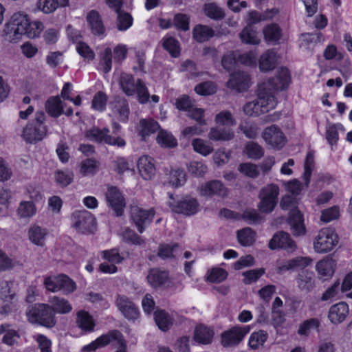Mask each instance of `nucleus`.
<instances>
[{"label":"nucleus","mask_w":352,"mask_h":352,"mask_svg":"<svg viewBox=\"0 0 352 352\" xmlns=\"http://www.w3.org/2000/svg\"><path fill=\"white\" fill-rule=\"evenodd\" d=\"M106 199L109 205L115 211L116 214L117 216L122 215L126 204L120 190L116 187L109 188L106 193Z\"/></svg>","instance_id":"15"},{"label":"nucleus","mask_w":352,"mask_h":352,"mask_svg":"<svg viewBox=\"0 0 352 352\" xmlns=\"http://www.w3.org/2000/svg\"><path fill=\"white\" fill-rule=\"evenodd\" d=\"M204 12L207 16L214 20H221L225 17L224 10L215 3L205 4Z\"/></svg>","instance_id":"38"},{"label":"nucleus","mask_w":352,"mask_h":352,"mask_svg":"<svg viewBox=\"0 0 352 352\" xmlns=\"http://www.w3.org/2000/svg\"><path fill=\"white\" fill-rule=\"evenodd\" d=\"M277 61L276 54L272 50H267L261 56L258 65L261 72H268L276 67Z\"/></svg>","instance_id":"28"},{"label":"nucleus","mask_w":352,"mask_h":352,"mask_svg":"<svg viewBox=\"0 0 352 352\" xmlns=\"http://www.w3.org/2000/svg\"><path fill=\"white\" fill-rule=\"evenodd\" d=\"M155 321L163 331L168 330L173 325V318L164 310H157L155 312Z\"/></svg>","instance_id":"37"},{"label":"nucleus","mask_w":352,"mask_h":352,"mask_svg":"<svg viewBox=\"0 0 352 352\" xmlns=\"http://www.w3.org/2000/svg\"><path fill=\"white\" fill-rule=\"evenodd\" d=\"M58 291H63L64 294H69L76 288V283L67 276L64 274L60 275V280L58 285Z\"/></svg>","instance_id":"56"},{"label":"nucleus","mask_w":352,"mask_h":352,"mask_svg":"<svg viewBox=\"0 0 352 352\" xmlns=\"http://www.w3.org/2000/svg\"><path fill=\"white\" fill-rule=\"evenodd\" d=\"M267 338V333L263 330L253 332L249 338L248 344L251 349H257L263 345Z\"/></svg>","instance_id":"41"},{"label":"nucleus","mask_w":352,"mask_h":352,"mask_svg":"<svg viewBox=\"0 0 352 352\" xmlns=\"http://www.w3.org/2000/svg\"><path fill=\"white\" fill-rule=\"evenodd\" d=\"M157 142L162 146L173 148L177 146L176 139L166 131L160 130L157 136Z\"/></svg>","instance_id":"47"},{"label":"nucleus","mask_w":352,"mask_h":352,"mask_svg":"<svg viewBox=\"0 0 352 352\" xmlns=\"http://www.w3.org/2000/svg\"><path fill=\"white\" fill-rule=\"evenodd\" d=\"M290 82V75L287 68H280L277 74L262 85L261 89L268 90L272 93L279 90H283L288 86Z\"/></svg>","instance_id":"8"},{"label":"nucleus","mask_w":352,"mask_h":352,"mask_svg":"<svg viewBox=\"0 0 352 352\" xmlns=\"http://www.w3.org/2000/svg\"><path fill=\"white\" fill-rule=\"evenodd\" d=\"M27 317L30 322L47 328L56 324L54 311L47 304H38L30 307L27 311Z\"/></svg>","instance_id":"3"},{"label":"nucleus","mask_w":352,"mask_h":352,"mask_svg":"<svg viewBox=\"0 0 352 352\" xmlns=\"http://www.w3.org/2000/svg\"><path fill=\"white\" fill-rule=\"evenodd\" d=\"M242 338V331L240 327H234L225 331L221 336V343L223 346H232L238 344Z\"/></svg>","instance_id":"25"},{"label":"nucleus","mask_w":352,"mask_h":352,"mask_svg":"<svg viewBox=\"0 0 352 352\" xmlns=\"http://www.w3.org/2000/svg\"><path fill=\"white\" fill-rule=\"evenodd\" d=\"M279 187L274 184H268L260 190L258 198L260 201L258 208L263 213L272 212L278 203Z\"/></svg>","instance_id":"4"},{"label":"nucleus","mask_w":352,"mask_h":352,"mask_svg":"<svg viewBox=\"0 0 352 352\" xmlns=\"http://www.w3.org/2000/svg\"><path fill=\"white\" fill-rule=\"evenodd\" d=\"M296 282L300 289L310 291L314 287V272L307 270L302 271L298 274Z\"/></svg>","instance_id":"33"},{"label":"nucleus","mask_w":352,"mask_h":352,"mask_svg":"<svg viewBox=\"0 0 352 352\" xmlns=\"http://www.w3.org/2000/svg\"><path fill=\"white\" fill-rule=\"evenodd\" d=\"M245 151L249 157L258 160L264 155V150L261 146L254 142H248L245 146Z\"/></svg>","instance_id":"54"},{"label":"nucleus","mask_w":352,"mask_h":352,"mask_svg":"<svg viewBox=\"0 0 352 352\" xmlns=\"http://www.w3.org/2000/svg\"><path fill=\"white\" fill-rule=\"evenodd\" d=\"M269 247L272 250L283 248L291 252H293L296 249L295 242L291 239L289 234L285 232H280L276 234L270 240Z\"/></svg>","instance_id":"16"},{"label":"nucleus","mask_w":352,"mask_h":352,"mask_svg":"<svg viewBox=\"0 0 352 352\" xmlns=\"http://www.w3.org/2000/svg\"><path fill=\"white\" fill-rule=\"evenodd\" d=\"M76 323L81 330L86 332L93 331L95 327L92 316L85 311H80L77 313Z\"/></svg>","instance_id":"32"},{"label":"nucleus","mask_w":352,"mask_h":352,"mask_svg":"<svg viewBox=\"0 0 352 352\" xmlns=\"http://www.w3.org/2000/svg\"><path fill=\"white\" fill-rule=\"evenodd\" d=\"M95 218L91 212L83 210L76 211L72 216V226L78 232L87 234L95 229Z\"/></svg>","instance_id":"7"},{"label":"nucleus","mask_w":352,"mask_h":352,"mask_svg":"<svg viewBox=\"0 0 352 352\" xmlns=\"http://www.w3.org/2000/svg\"><path fill=\"white\" fill-rule=\"evenodd\" d=\"M135 94L140 104H146L149 101L150 95L148 88L141 79L136 80Z\"/></svg>","instance_id":"49"},{"label":"nucleus","mask_w":352,"mask_h":352,"mask_svg":"<svg viewBox=\"0 0 352 352\" xmlns=\"http://www.w3.org/2000/svg\"><path fill=\"white\" fill-rule=\"evenodd\" d=\"M228 276L226 270L221 268H213L209 272L207 280L212 283H221Z\"/></svg>","instance_id":"64"},{"label":"nucleus","mask_w":352,"mask_h":352,"mask_svg":"<svg viewBox=\"0 0 352 352\" xmlns=\"http://www.w3.org/2000/svg\"><path fill=\"white\" fill-rule=\"evenodd\" d=\"M313 260L308 256H298L277 264V272L283 273L286 271L302 270L312 263Z\"/></svg>","instance_id":"13"},{"label":"nucleus","mask_w":352,"mask_h":352,"mask_svg":"<svg viewBox=\"0 0 352 352\" xmlns=\"http://www.w3.org/2000/svg\"><path fill=\"white\" fill-rule=\"evenodd\" d=\"M338 238L335 232L329 228L321 229L314 241V249L317 253H327L337 245Z\"/></svg>","instance_id":"5"},{"label":"nucleus","mask_w":352,"mask_h":352,"mask_svg":"<svg viewBox=\"0 0 352 352\" xmlns=\"http://www.w3.org/2000/svg\"><path fill=\"white\" fill-rule=\"evenodd\" d=\"M56 182L62 187L69 185L74 179V174L72 171L58 170L54 173Z\"/></svg>","instance_id":"48"},{"label":"nucleus","mask_w":352,"mask_h":352,"mask_svg":"<svg viewBox=\"0 0 352 352\" xmlns=\"http://www.w3.org/2000/svg\"><path fill=\"white\" fill-rule=\"evenodd\" d=\"M242 54L239 51L229 52L221 58L222 67L228 72H240Z\"/></svg>","instance_id":"17"},{"label":"nucleus","mask_w":352,"mask_h":352,"mask_svg":"<svg viewBox=\"0 0 352 352\" xmlns=\"http://www.w3.org/2000/svg\"><path fill=\"white\" fill-rule=\"evenodd\" d=\"M217 87L214 82L207 81L197 85L195 87V91L199 95L208 96L214 94L217 91Z\"/></svg>","instance_id":"58"},{"label":"nucleus","mask_w":352,"mask_h":352,"mask_svg":"<svg viewBox=\"0 0 352 352\" xmlns=\"http://www.w3.org/2000/svg\"><path fill=\"white\" fill-rule=\"evenodd\" d=\"M314 167V155L312 152H308L306 156L304 168L305 171L303 173V178L305 182V185L307 186L310 182L311 173Z\"/></svg>","instance_id":"51"},{"label":"nucleus","mask_w":352,"mask_h":352,"mask_svg":"<svg viewBox=\"0 0 352 352\" xmlns=\"http://www.w3.org/2000/svg\"><path fill=\"white\" fill-rule=\"evenodd\" d=\"M138 168L142 177L146 180L151 179L155 173L153 160L148 156H142L138 162Z\"/></svg>","instance_id":"22"},{"label":"nucleus","mask_w":352,"mask_h":352,"mask_svg":"<svg viewBox=\"0 0 352 352\" xmlns=\"http://www.w3.org/2000/svg\"><path fill=\"white\" fill-rule=\"evenodd\" d=\"M36 209L31 201H21L17 209V213L21 218H30L36 214Z\"/></svg>","instance_id":"42"},{"label":"nucleus","mask_w":352,"mask_h":352,"mask_svg":"<svg viewBox=\"0 0 352 352\" xmlns=\"http://www.w3.org/2000/svg\"><path fill=\"white\" fill-rule=\"evenodd\" d=\"M87 20L93 34L98 36L104 34L105 28L100 16L96 11L91 10L89 12Z\"/></svg>","instance_id":"26"},{"label":"nucleus","mask_w":352,"mask_h":352,"mask_svg":"<svg viewBox=\"0 0 352 352\" xmlns=\"http://www.w3.org/2000/svg\"><path fill=\"white\" fill-rule=\"evenodd\" d=\"M256 100L259 107H261V110H262V113L274 109L277 104L276 99L272 91L268 92V90L263 89V92L260 93L258 98Z\"/></svg>","instance_id":"24"},{"label":"nucleus","mask_w":352,"mask_h":352,"mask_svg":"<svg viewBox=\"0 0 352 352\" xmlns=\"http://www.w3.org/2000/svg\"><path fill=\"white\" fill-rule=\"evenodd\" d=\"M100 163L98 161L88 158L80 162L79 173L82 176L94 175L99 169Z\"/></svg>","instance_id":"35"},{"label":"nucleus","mask_w":352,"mask_h":352,"mask_svg":"<svg viewBox=\"0 0 352 352\" xmlns=\"http://www.w3.org/2000/svg\"><path fill=\"white\" fill-rule=\"evenodd\" d=\"M265 272V270L262 267L243 272V283L252 284L256 282Z\"/></svg>","instance_id":"53"},{"label":"nucleus","mask_w":352,"mask_h":352,"mask_svg":"<svg viewBox=\"0 0 352 352\" xmlns=\"http://www.w3.org/2000/svg\"><path fill=\"white\" fill-rule=\"evenodd\" d=\"M113 339L119 338V331L113 330L107 334H103L90 344L82 347V351L85 352L94 351L99 347L104 346L113 342Z\"/></svg>","instance_id":"20"},{"label":"nucleus","mask_w":352,"mask_h":352,"mask_svg":"<svg viewBox=\"0 0 352 352\" xmlns=\"http://www.w3.org/2000/svg\"><path fill=\"white\" fill-rule=\"evenodd\" d=\"M320 324L318 318H310L305 320L299 327L298 333L300 336H307L312 329H317Z\"/></svg>","instance_id":"50"},{"label":"nucleus","mask_w":352,"mask_h":352,"mask_svg":"<svg viewBox=\"0 0 352 352\" xmlns=\"http://www.w3.org/2000/svg\"><path fill=\"white\" fill-rule=\"evenodd\" d=\"M102 257L111 264H119L122 262L123 257L119 254L118 250L113 248L101 252Z\"/></svg>","instance_id":"59"},{"label":"nucleus","mask_w":352,"mask_h":352,"mask_svg":"<svg viewBox=\"0 0 352 352\" xmlns=\"http://www.w3.org/2000/svg\"><path fill=\"white\" fill-rule=\"evenodd\" d=\"M198 190L201 196L208 198L214 196L223 198L228 194V190L224 184L221 181L216 179L201 184Z\"/></svg>","instance_id":"11"},{"label":"nucleus","mask_w":352,"mask_h":352,"mask_svg":"<svg viewBox=\"0 0 352 352\" xmlns=\"http://www.w3.org/2000/svg\"><path fill=\"white\" fill-rule=\"evenodd\" d=\"M168 278V272L157 268L151 269L146 276L148 283L153 287L161 286L167 281Z\"/></svg>","instance_id":"27"},{"label":"nucleus","mask_w":352,"mask_h":352,"mask_svg":"<svg viewBox=\"0 0 352 352\" xmlns=\"http://www.w3.org/2000/svg\"><path fill=\"white\" fill-rule=\"evenodd\" d=\"M192 145L197 153L204 156H207L213 151L212 146L201 139H195L192 142Z\"/></svg>","instance_id":"57"},{"label":"nucleus","mask_w":352,"mask_h":352,"mask_svg":"<svg viewBox=\"0 0 352 352\" xmlns=\"http://www.w3.org/2000/svg\"><path fill=\"white\" fill-rule=\"evenodd\" d=\"M228 88L237 93H240L242 88V76L241 72L231 73L230 78L227 82Z\"/></svg>","instance_id":"61"},{"label":"nucleus","mask_w":352,"mask_h":352,"mask_svg":"<svg viewBox=\"0 0 352 352\" xmlns=\"http://www.w3.org/2000/svg\"><path fill=\"white\" fill-rule=\"evenodd\" d=\"M214 331L210 327L199 325L196 327L194 333V340L198 343L208 344L212 342Z\"/></svg>","instance_id":"31"},{"label":"nucleus","mask_w":352,"mask_h":352,"mask_svg":"<svg viewBox=\"0 0 352 352\" xmlns=\"http://www.w3.org/2000/svg\"><path fill=\"white\" fill-rule=\"evenodd\" d=\"M121 236L123 241L127 243H130L134 245H141L144 243V240L138 236L133 230L126 228H124Z\"/></svg>","instance_id":"60"},{"label":"nucleus","mask_w":352,"mask_h":352,"mask_svg":"<svg viewBox=\"0 0 352 352\" xmlns=\"http://www.w3.org/2000/svg\"><path fill=\"white\" fill-rule=\"evenodd\" d=\"M168 205L174 212L184 215L195 214L199 209V203L195 198L186 197L177 202L168 201Z\"/></svg>","instance_id":"12"},{"label":"nucleus","mask_w":352,"mask_h":352,"mask_svg":"<svg viewBox=\"0 0 352 352\" xmlns=\"http://www.w3.org/2000/svg\"><path fill=\"white\" fill-rule=\"evenodd\" d=\"M47 128L45 125H37L30 122L23 129V138L28 143L41 141L46 135Z\"/></svg>","instance_id":"14"},{"label":"nucleus","mask_w":352,"mask_h":352,"mask_svg":"<svg viewBox=\"0 0 352 352\" xmlns=\"http://www.w3.org/2000/svg\"><path fill=\"white\" fill-rule=\"evenodd\" d=\"M119 83L123 92L128 96L135 94L136 81L131 74L122 73L120 76Z\"/></svg>","instance_id":"30"},{"label":"nucleus","mask_w":352,"mask_h":352,"mask_svg":"<svg viewBox=\"0 0 352 352\" xmlns=\"http://www.w3.org/2000/svg\"><path fill=\"white\" fill-rule=\"evenodd\" d=\"M208 138L215 141L230 140L234 138V133L230 130L212 128L208 133Z\"/></svg>","instance_id":"45"},{"label":"nucleus","mask_w":352,"mask_h":352,"mask_svg":"<svg viewBox=\"0 0 352 352\" xmlns=\"http://www.w3.org/2000/svg\"><path fill=\"white\" fill-rule=\"evenodd\" d=\"M130 212L131 218L140 233L143 232L144 226L149 224L155 215V210L153 208L144 210L138 206H132Z\"/></svg>","instance_id":"9"},{"label":"nucleus","mask_w":352,"mask_h":352,"mask_svg":"<svg viewBox=\"0 0 352 352\" xmlns=\"http://www.w3.org/2000/svg\"><path fill=\"white\" fill-rule=\"evenodd\" d=\"M336 262L329 257H327L317 263L316 268L321 278L331 276L335 271Z\"/></svg>","instance_id":"29"},{"label":"nucleus","mask_w":352,"mask_h":352,"mask_svg":"<svg viewBox=\"0 0 352 352\" xmlns=\"http://www.w3.org/2000/svg\"><path fill=\"white\" fill-rule=\"evenodd\" d=\"M45 107L46 111L52 117L57 118L63 113V105L58 96L50 98Z\"/></svg>","instance_id":"34"},{"label":"nucleus","mask_w":352,"mask_h":352,"mask_svg":"<svg viewBox=\"0 0 352 352\" xmlns=\"http://www.w3.org/2000/svg\"><path fill=\"white\" fill-rule=\"evenodd\" d=\"M340 216V209L334 206L322 211L320 220L324 223L337 219Z\"/></svg>","instance_id":"63"},{"label":"nucleus","mask_w":352,"mask_h":352,"mask_svg":"<svg viewBox=\"0 0 352 352\" xmlns=\"http://www.w3.org/2000/svg\"><path fill=\"white\" fill-rule=\"evenodd\" d=\"M188 171L196 177H203L208 171V166L201 162H191L188 166Z\"/></svg>","instance_id":"62"},{"label":"nucleus","mask_w":352,"mask_h":352,"mask_svg":"<svg viewBox=\"0 0 352 352\" xmlns=\"http://www.w3.org/2000/svg\"><path fill=\"white\" fill-rule=\"evenodd\" d=\"M112 51L111 48L107 47L100 55V65L104 73L110 72L112 67Z\"/></svg>","instance_id":"55"},{"label":"nucleus","mask_w":352,"mask_h":352,"mask_svg":"<svg viewBox=\"0 0 352 352\" xmlns=\"http://www.w3.org/2000/svg\"><path fill=\"white\" fill-rule=\"evenodd\" d=\"M119 310L129 320H135L140 312L138 308L126 296H119L116 301Z\"/></svg>","instance_id":"18"},{"label":"nucleus","mask_w":352,"mask_h":352,"mask_svg":"<svg viewBox=\"0 0 352 352\" xmlns=\"http://www.w3.org/2000/svg\"><path fill=\"white\" fill-rule=\"evenodd\" d=\"M263 34L265 40L269 43H276L281 36V31L276 24H271L267 25L263 30Z\"/></svg>","instance_id":"44"},{"label":"nucleus","mask_w":352,"mask_h":352,"mask_svg":"<svg viewBox=\"0 0 352 352\" xmlns=\"http://www.w3.org/2000/svg\"><path fill=\"white\" fill-rule=\"evenodd\" d=\"M296 201L291 195H285L282 197L280 206L283 210H290L288 223L294 236L305 235L306 228L304 224V219L301 212L297 209Z\"/></svg>","instance_id":"2"},{"label":"nucleus","mask_w":352,"mask_h":352,"mask_svg":"<svg viewBox=\"0 0 352 352\" xmlns=\"http://www.w3.org/2000/svg\"><path fill=\"white\" fill-rule=\"evenodd\" d=\"M44 29L42 22L30 21L28 15L23 12H18L11 16L6 24L4 33L6 40L16 43L25 35L30 38L38 37Z\"/></svg>","instance_id":"1"},{"label":"nucleus","mask_w":352,"mask_h":352,"mask_svg":"<svg viewBox=\"0 0 352 352\" xmlns=\"http://www.w3.org/2000/svg\"><path fill=\"white\" fill-rule=\"evenodd\" d=\"M49 302L52 304L54 313L60 314H66L72 310V306L69 302L63 298L57 296H53L50 298Z\"/></svg>","instance_id":"36"},{"label":"nucleus","mask_w":352,"mask_h":352,"mask_svg":"<svg viewBox=\"0 0 352 352\" xmlns=\"http://www.w3.org/2000/svg\"><path fill=\"white\" fill-rule=\"evenodd\" d=\"M109 130L107 128L100 129L93 127L85 132V137L89 140L98 143L104 142L105 144L122 147L125 146L126 142L120 137H112L109 134Z\"/></svg>","instance_id":"6"},{"label":"nucleus","mask_w":352,"mask_h":352,"mask_svg":"<svg viewBox=\"0 0 352 352\" xmlns=\"http://www.w3.org/2000/svg\"><path fill=\"white\" fill-rule=\"evenodd\" d=\"M262 138L268 145L276 149L282 148L287 141L284 133L276 125H271L265 129Z\"/></svg>","instance_id":"10"},{"label":"nucleus","mask_w":352,"mask_h":352,"mask_svg":"<svg viewBox=\"0 0 352 352\" xmlns=\"http://www.w3.org/2000/svg\"><path fill=\"white\" fill-rule=\"evenodd\" d=\"M213 36L214 31L208 26L199 25L193 29V37L199 43L204 42Z\"/></svg>","instance_id":"40"},{"label":"nucleus","mask_w":352,"mask_h":352,"mask_svg":"<svg viewBox=\"0 0 352 352\" xmlns=\"http://www.w3.org/2000/svg\"><path fill=\"white\" fill-rule=\"evenodd\" d=\"M160 129V125L157 122L152 118L140 119L137 126V131L140 136L143 140L151 134L155 133Z\"/></svg>","instance_id":"21"},{"label":"nucleus","mask_w":352,"mask_h":352,"mask_svg":"<svg viewBox=\"0 0 352 352\" xmlns=\"http://www.w3.org/2000/svg\"><path fill=\"white\" fill-rule=\"evenodd\" d=\"M47 230L39 226L32 225L28 230V239L34 245L43 247L45 243Z\"/></svg>","instance_id":"23"},{"label":"nucleus","mask_w":352,"mask_h":352,"mask_svg":"<svg viewBox=\"0 0 352 352\" xmlns=\"http://www.w3.org/2000/svg\"><path fill=\"white\" fill-rule=\"evenodd\" d=\"M349 314L348 305L344 302H340L330 307L328 318L332 323L339 324L345 320Z\"/></svg>","instance_id":"19"},{"label":"nucleus","mask_w":352,"mask_h":352,"mask_svg":"<svg viewBox=\"0 0 352 352\" xmlns=\"http://www.w3.org/2000/svg\"><path fill=\"white\" fill-rule=\"evenodd\" d=\"M117 27L120 31L128 30L133 24L132 16L126 12L119 11L117 12Z\"/></svg>","instance_id":"52"},{"label":"nucleus","mask_w":352,"mask_h":352,"mask_svg":"<svg viewBox=\"0 0 352 352\" xmlns=\"http://www.w3.org/2000/svg\"><path fill=\"white\" fill-rule=\"evenodd\" d=\"M163 47L173 57L180 54V46L178 41L171 36H166L162 39Z\"/></svg>","instance_id":"39"},{"label":"nucleus","mask_w":352,"mask_h":352,"mask_svg":"<svg viewBox=\"0 0 352 352\" xmlns=\"http://www.w3.org/2000/svg\"><path fill=\"white\" fill-rule=\"evenodd\" d=\"M113 113L118 120L126 122L129 115V108L126 101L122 100L116 102L113 106Z\"/></svg>","instance_id":"43"},{"label":"nucleus","mask_w":352,"mask_h":352,"mask_svg":"<svg viewBox=\"0 0 352 352\" xmlns=\"http://www.w3.org/2000/svg\"><path fill=\"white\" fill-rule=\"evenodd\" d=\"M169 184L173 187H179L184 184L186 174L182 169H173L168 173Z\"/></svg>","instance_id":"46"}]
</instances>
